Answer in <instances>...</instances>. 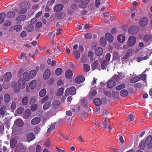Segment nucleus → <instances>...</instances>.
Instances as JSON below:
<instances>
[{
    "mask_svg": "<svg viewBox=\"0 0 152 152\" xmlns=\"http://www.w3.org/2000/svg\"><path fill=\"white\" fill-rule=\"evenodd\" d=\"M18 86L14 88V91L16 93L19 92L20 89L24 88L25 87V81L22 79L18 80Z\"/></svg>",
    "mask_w": 152,
    "mask_h": 152,
    "instance_id": "f257e3e1",
    "label": "nucleus"
},
{
    "mask_svg": "<svg viewBox=\"0 0 152 152\" xmlns=\"http://www.w3.org/2000/svg\"><path fill=\"white\" fill-rule=\"evenodd\" d=\"M76 93V89L74 87H71L67 88L65 90V95L67 96L70 94L71 95H74Z\"/></svg>",
    "mask_w": 152,
    "mask_h": 152,
    "instance_id": "f03ea898",
    "label": "nucleus"
},
{
    "mask_svg": "<svg viewBox=\"0 0 152 152\" xmlns=\"http://www.w3.org/2000/svg\"><path fill=\"white\" fill-rule=\"evenodd\" d=\"M136 42V37L134 36H131L129 38L127 44L129 46L131 47L135 45Z\"/></svg>",
    "mask_w": 152,
    "mask_h": 152,
    "instance_id": "7ed1b4c3",
    "label": "nucleus"
},
{
    "mask_svg": "<svg viewBox=\"0 0 152 152\" xmlns=\"http://www.w3.org/2000/svg\"><path fill=\"white\" fill-rule=\"evenodd\" d=\"M139 29L138 27L133 26L129 28L128 31L130 34H135L139 31Z\"/></svg>",
    "mask_w": 152,
    "mask_h": 152,
    "instance_id": "20e7f679",
    "label": "nucleus"
},
{
    "mask_svg": "<svg viewBox=\"0 0 152 152\" xmlns=\"http://www.w3.org/2000/svg\"><path fill=\"white\" fill-rule=\"evenodd\" d=\"M145 146H148L149 148H151L152 147V136L149 135L144 142Z\"/></svg>",
    "mask_w": 152,
    "mask_h": 152,
    "instance_id": "39448f33",
    "label": "nucleus"
},
{
    "mask_svg": "<svg viewBox=\"0 0 152 152\" xmlns=\"http://www.w3.org/2000/svg\"><path fill=\"white\" fill-rule=\"evenodd\" d=\"M124 77L122 73L121 72H118V75H115L112 77L113 80L118 82H119L121 80L123 79Z\"/></svg>",
    "mask_w": 152,
    "mask_h": 152,
    "instance_id": "423d86ee",
    "label": "nucleus"
},
{
    "mask_svg": "<svg viewBox=\"0 0 152 152\" xmlns=\"http://www.w3.org/2000/svg\"><path fill=\"white\" fill-rule=\"evenodd\" d=\"M41 121V117L40 116H37L31 120V123L32 125H36L39 124Z\"/></svg>",
    "mask_w": 152,
    "mask_h": 152,
    "instance_id": "0eeeda50",
    "label": "nucleus"
},
{
    "mask_svg": "<svg viewBox=\"0 0 152 152\" xmlns=\"http://www.w3.org/2000/svg\"><path fill=\"white\" fill-rule=\"evenodd\" d=\"M6 107L5 106H2L0 108V118L3 119L6 115Z\"/></svg>",
    "mask_w": 152,
    "mask_h": 152,
    "instance_id": "6e6552de",
    "label": "nucleus"
},
{
    "mask_svg": "<svg viewBox=\"0 0 152 152\" xmlns=\"http://www.w3.org/2000/svg\"><path fill=\"white\" fill-rule=\"evenodd\" d=\"M35 138V136L32 132H29L26 135V140L29 142L33 140Z\"/></svg>",
    "mask_w": 152,
    "mask_h": 152,
    "instance_id": "1a4fd4ad",
    "label": "nucleus"
},
{
    "mask_svg": "<svg viewBox=\"0 0 152 152\" xmlns=\"http://www.w3.org/2000/svg\"><path fill=\"white\" fill-rule=\"evenodd\" d=\"M85 80V77L82 76H79L77 77L75 80V82L77 83L80 84L84 81Z\"/></svg>",
    "mask_w": 152,
    "mask_h": 152,
    "instance_id": "9d476101",
    "label": "nucleus"
},
{
    "mask_svg": "<svg viewBox=\"0 0 152 152\" xmlns=\"http://www.w3.org/2000/svg\"><path fill=\"white\" fill-rule=\"evenodd\" d=\"M12 77V75L11 72H7L4 75V78L5 81H9Z\"/></svg>",
    "mask_w": 152,
    "mask_h": 152,
    "instance_id": "9b49d317",
    "label": "nucleus"
},
{
    "mask_svg": "<svg viewBox=\"0 0 152 152\" xmlns=\"http://www.w3.org/2000/svg\"><path fill=\"white\" fill-rule=\"evenodd\" d=\"M148 23V19L145 18H141L139 20V24L142 26H146L147 25Z\"/></svg>",
    "mask_w": 152,
    "mask_h": 152,
    "instance_id": "f8f14e48",
    "label": "nucleus"
},
{
    "mask_svg": "<svg viewBox=\"0 0 152 152\" xmlns=\"http://www.w3.org/2000/svg\"><path fill=\"white\" fill-rule=\"evenodd\" d=\"M31 115V113L30 110L28 109H26L23 114V118L25 119H27L30 117Z\"/></svg>",
    "mask_w": 152,
    "mask_h": 152,
    "instance_id": "ddd939ff",
    "label": "nucleus"
},
{
    "mask_svg": "<svg viewBox=\"0 0 152 152\" xmlns=\"http://www.w3.org/2000/svg\"><path fill=\"white\" fill-rule=\"evenodd\" d=\"M23 125V121L20 119H17L14 123V125L18 127H21Z\"/></svg>",
    "mask_w": 152,
    "mask_h": 152,
    "instance_id": "4468645a",
    "label": "nucleus"
},
{
    "mask_svg": "<svg viewBox=\"0 0 152 152\" xmlns=\"http://www.w3.org/2000/svg\"><path fill=\"white\" fill-rule=\"evenodd\" d=\"M80 103L82 104L83 110H87L88 108V105L87 102H86L84 98H82L80 101Z\"/></svg>",
    "mask_w": 152,
    "mask_h": 152,
    "instance_id": "2eb2a0df",
    "label": "nucleus"
},
{
    "mask_svg": "<svg viewBox=\"0 0 152 152\" xmlns=\"http://www.w3.org/2000/svg\"><path fill=\"white\" fill-rule=\"evenodd\" d=\"M64 8V5L61 4H56L54 8V11L57 12L62 10Z\"/></svg>",
    "mask_w": 152,
    "mask_h": 152,
    "instance_id": "dca6fc26",
    "label": "nucleus"
},
{
    "mask_svg": "<svg viewBox=\"0 0 152 152\" xmlns=\"http://www.w3.org/2000/svg\"><path fill=\"white\" fill-rule=\"evenodd\" d=\"M105 37L109 42H112L113 40V37L112 35L109 33H107L105 34Z\"/></svg>",
    "mask_w": 152,
    "mask_h": 152,
    "instance_id": "f3484780",
    "label": "nucleus"
},
{
    "mask_svg": "<svg viewBox=\"0 0 152 152\" xmlns=\"http://www.w3.org/2000/svg\"><path fill=\"white\" fill-rule=\"evenodd\" d=\"M82 4L80 5L79 7L81 8H85L86 7V5L90 1L89 0H80Z\"/></svg>",
    "mask_w": 152,
    "mask_h": 152,
    "instance_id": "a211bd4d",
    "label": "nucleus"
},
{
    "mask_svg": "<svg viewBox=\"0 0 152 152\" xmlns=\"http://www.w3.org/2000/svg\"><path fill=\"white\" fill-rule=\"evenodd\" d=\"M50 71L48 69H46L44 72L43 75V77L44 79H47L50 76Z\"/></svg>",
    "mask_w": 152,
    "mask_h": 152,
    "instance_id": "6ab92c4d",
    "label": "nucleus"
},
{
    "mask_svg": "<svg viewBox=\"0 0 152 152\" xmlns=\"http://www.w3.org/2000/svg\"><path fill=\"white\" fill-rule=\"evenodd\" d=\"M93 103L96 106H100L102 103V100L99 98H95L93 100Z\"/></svg>",
    "mask_w": 152,
    "mask_h": 152,
    "instance_id": "aec40b11",
    "label": "nucleus"
},
{
    "mask_svg": "<svg viewBox=\"0 0 152 152\" xmlns=\"http://www.w3.org/2000/svg\"><path fill=\"white\" fill-rule=\"evenodd\" d=\"M73 73L70 69L67 70L65 73V76L67 78H71L73 75Z\"/></svg>",
    "mask_w": 152,
    "mask_h": 152,
    "instance_id": "412c9836",
    "label": "nucleus"
},
{
    "mask_svg": "<svg viewBox=\"0 0 152 152\" xmlns=\"http://www.w3.org/2000/svg\"><path fill=\"white\" fill-rule=\"evenodd\" d=\"M60 102L58 101H53L52 102V107L54 109L58 108L60 105Z\"/></svg>",
    "mask_w": 152,
    "mask_h": 152,
    "instance_id": "4be33fe9",
    "label": "nucleus"
},
{
    "mask_svg": "<svg viewBox=\"0 0 152 152\" xmlns=\"http://www.w3.org/2000/svg\"><path fill=\"white\" fill-rule=\"evenodd\" d=\"M55 15L57 18V19H61L64 18L63 13L61 11L55 13Z\"/></svg>",
    "mask_w": 152,
    "mask_h": 152,
    "instance_id": "5701e85b",
    "label": "nucleus"
},
{
    "mask_svg": "<svg viewBox=\"0 0 152 152\" xmlns=\"http://www.w3.org/2000/svg\"><path fill=\"white\" fill-rule=\"evenodd\" d=\"M19 146L21 152H26L27 147L23 145L22 143H20L19 144Z\"/></svg>",
    "mask_w": 152,
    "mask_h": 152,
    "instance_id": "b1692460",
    "label": "nucleus"
},
{
    "mask_svg": "<svg viewBox=\"0 0 152 152\" xmlns=\"http://www.w3.org/2000/svg\"><path fill=\"white\" fill-rule=\"evenodd\" d=\"M103 52V49L101 48H97L95 50V53L98 56H99L101 55Z\"/></svg>",
    "mask_w": 152,
    "mask_h": 152,
    "instance_id": "393cba45",
    "label": "nucleus"
},
{
    "mask_svg": "<svg viewBox=\"0 0 152 152\" xmlns=\"http://www.w3.org/2000/svg\"><path fill=\"white\" fill-rule=\"evenodd\" d=\"M152 39V35L149 34H148L145 35L144 37L143 40L144 42H148Z\"/></svg>",
    "mask_w": 152,
    "mask_h": 152,
    "instance_id": "a878e982",
    "label": "nucleus"
},
{
    "mask_svg": "<svg viewBox=\"0 0 152 152\" xmlns=\"http://www.w3.org/2000/svg\"><path fill=\"white\" fill-rule=\"evenodd\" d=\"M37 86V81L34 80H32L29 84V87L30 88L32 89L35 88Z\"/></svg>",
    "mask_w": 152,
    "mask_h": 152,
    "instance_id": "bb28decb",
    "label": "nucleus"
},
{
    "mask_svg": "<svg viewBox=\"0 0 152 152\" xmlns=\"http://www.w3.org/2000/svg\"><path fill=\"white\" fill-rule=\"evenodd\" d=\"M115 84V82L113 80H109L107 83V86L108 88H112Z\"/></svg>",
    "mask_w": 152,
    "mask_h": 152,
    "instance_id": "cd10ccee",
    "label": "nucleus"
},
{
    "mask_svg": "<svg viewBox=\"0 0 152 152\" xmlns=\"http://www.w3.org/2000/svg\"><path fill=\"white\" fill-rule=\"evenodd\" d=\"M29 74L31 79H32L36 77L37 73L36 70H32L29 72Z\"/></svg>",
    "mask_w": 152,
    "mask_h": 152,
    "instance_id": "c85d7f7f",
    "label": "nucleus"
},
{
    "mask_svg": "<svg viewBox=\"0 0 152 152\" xmlns=\"http://www.w3.org/2000/svg\"><path fill=\"white\" fill-rule=\"evenodd\" d=\"M23 77L24 79L26 81H28L31 79L29 73L27 72L24 73L23 75Z\"/></svg>",
    "mask_w": 152,
    "mask_h": 152,
    "instance_id": "c756f323",
    "label": "nucleus"
},
{
    "mask_svg": "<svg viewBox=\"0 0 152 152\" xmlns=\"http://www.w3.org/2000/svg\"><path fill=\"white\" fill-rule=\"evenodd\" d=\"M125 37L122 35H120L117 37L118 41L121 43L123 42L125 40Z\"/></svg>",
    "mask_w": 152,
    "mask_h": 152,
    "instance_id": "7c9ffc66",
    "label": "nucleus"
},
{
    "mask_svg": "<svg viewBox=\"0 0 152 152\" xmlns=\"http://www.w3.org/2000/svg\"><path fill=\"white\" fill-rule=\"evenodd\" d=\"M28 102V96L23 97L22 100V103L24 105H26Z\"/></svg>",
    "mask_w": 152,
    "mask_h": 152,
    "instance_id": "2f4dec72",
    "label": "nucleus"
},
{
    "mask_svg": "<svg viewBox=\"0 0 152 152\" xmlns=\"http://www.w3.org/2000/svg\"><path fill=\"white\" fill-rule=\"evenodd\" d=\"M51 105V102H47L43 106V108L44 110L48 109Z\"/></svg>",
    "mask_w": 152,
    "mask_h": 152,
    "instance_id": "473e14b6",
    "label": "nucleus"
},
{
    "mask_svg": "<svg viewBox=\"0 0 152 152\" xmlns=\"http://www.w3.org/2000/svg\"><path fill=\"white\" fill-rule=\"evenodd\" d=\"M140 80V78L138 77H135L132 78L130 82L132 83H135Z\"/></svg>",
    "mask_w": 152,
    "mask_h": 152,
    "instance_id": "72a5a7b5",
    "label": "nucleus"
},
{
    "mask_svg": "<svg viewBox=\"0 0 152 152\" xmlns=\"http://www.w3.org/2000/svg\"><path fill=\"white\" fill-rule=\"evenodd\" d=\"M64 89L63 88H59L57 91V95L58 96H62L64 93Z\"/></svg>",
    "mask_w": 152,
    "mask_h": 152,
    "instance_id": "f704fd0d",
    "label": "nucleus"
},
{
    "mask_svg": "<svg viewBox=\"0 0 152 152\" xmlns=\"http://www.w3.org/2000/svg\"><path fill=\"white\" fill-rule=\"evenodd\" d=\"M125 86L126 85L125 83H123L115 87V89L116 90L119 91L124 88Z\"/></svg>",
    "mask_w": 152,
    "mask_h": 152,
    "instance_id": "c9c22d12",
    "label": "nucleus"
},
{
    "mask_svg": "<svg viewBox=\"0 0 152 152\" xmlns=\"http://www.w3.org/2000/svg\"><path fill=\"white\" fill-rule=\"evenodd\" d=\"M6 16V14L5 13H2L0 14V24L3 23L4 20Z\"/></svg>",
    "mask_w": 152,
    "mask_h": 152,
    "instance_id": "e433bc0d",
    "label": "nucleus"
},
{
    "mask_svg": "<svg viewBox=\"0 0 152 152\" xmlns=\"http://www.w3.org/2000/svg\"><path fill=\"white\" fill-rule=\"evenodd\" d=\"M4 100L6 102H8L10 100V95L8 94H5L4 96Z\"/></svg>",
    "mask_w": 152,
    "mask_h": 152,
    "instance_id": "4c0bfd02",
    "label": "nucleus"
},
{
    "mask_svg": "<svg viewBox=\"0 0 152 152\" xmlns=\"http://www.w3.org/2000/svg\"><path fill=\"white\" fill-rule=\"evenodd\" d=\"M121 95L123 97H125L128 94V91L125 89H123L121 91L120 93Z\"/></svg>",
    "mask_w": 152,
    "mask_h": 152,
    "instance_id": "58836bf2",
    "label": "nucleus"
},
{
    "mask_svg": "<svg viewBox=\"0 0 152 152\" xmlns=\"http://www.w3.org/2000/svg\"><path fill=\"white\" fill-rule=\"evenodd\" d=\"M26 16L24 15H21L16 18V20L18 21H22L26 19Z\"/></svg>",
    "mask_w": 152,
    "mask_h": 152,
    "instance_id": "ea45409f",
    "label": "nucleus"
},
{
    "mask_svg": "<svg viewBox=\"0 0 152 152\" xmlns=\"http://www.w3.org/2000/svg\"><path fill=\"white\" fill-rule=\"evenodd\" d=\"M46 93V91L45 89H43L41 90L39 93V96L41 97H43L44 96Z\"/></svg>",
    "mask_w": 152,
    "mask_h": 152,
    "instance_id": "a19ab883",
    "label": "nucleus"
},
{
    "mask_svg": "<svg viewBox=\"0 0 152 152\" xmlns=\"http://www.w3.org/2000/svg\"><path fill=\"white\" fill-rule=\"evenodd\" d=\"M10 146L12 148L15 147L16 144V140L15 139H11L10 141Z\"/></svg>",
    "mask_w": 152,
    "mask_h": 152,
    "instance_id": "79ce46f5",
    "label": "nucleus"
},
{
    "mask_svg": "<svg viewBox=\"0 0 152 152\" xmlns=\"http://www.w3.org/2000/svg\"><path fill=\"white\" fill-rule=\"evenodd\" d=\"M47 62L48 64L51 66H53L56 64V62L55 60L52 61L50 58H49L48 59Z\"/></svg>",
    "mask_w": 152,
    "mask_h": 152,
    "instance_id": "37998d69",
    "label": "nucleus"
},
{
    "mask_svg": "<svg viewBox=\"0 0 152 152\" xmlns=\"http://www.w3.org/2000/svg\"><path fill=\"white\" fill-rule=\"evenodd\" d=\"M15 13L12 12L10 11L7 14V16L9 18H12L15 16Z\"/></svg>",
    "mask_w": 152,
    "mask_h": 152,
    "instance_id": "c03bdc74",
    "label": "nucleus"
},
{
    "mask_svg": "<svg viewBox=\"0 0 152 152\" xmlns=\"http://www.w3.org/2000/svg\"><path fill=\"white\" fill-rule=\"evenodd\" d=\"M131 52V50H128L125 54L123 56V58L126 59L129 58L130 57Z\"/></svg>",
    "mask_w": 152,
    "mask_h": 152,
    "instance_id": "a18cd8bd",
    "label": "nucleus"
},
{
    "mask_svg": "<svg viewBox=\"0 0 152 152\" xmlns=\"http://www.w3.org/2000/svg\"><path fill=\"white\" fill-rule=\"evenodd\" d=\"M83 68L85 72H87L90 70L89 65L88 64H84L83 66Z\"/></svg>",
    "mask_w": 152,
    "mask_h": 152,
    "instance_id": "49530a36",
    "label": "nucleus"
},
{
    "mask_svg": "<svg viewBox=\"0 0 152 152\" xmlns=\"http://www.w3.org/2000/svg\"><path fill=\"white\" fill-rule=\"evenodd\" d=\"M100 44L103 46H104L106 44V41L104 37H102L100 40Z\"/></svg>",
    "mask_w": 152,
    "mask_h": 152,
    "instance_id": "de8ad7c7",
    "label": "nucleus"
},
{
    "mask_svg": "<svg viewBox=\"0 0 152 152\" xmlns=\"http://www.w3.org/2000/svg\"><path fill=\"white\" fill-rule=\"evenodd\" d=\"M73 53L76 59H78L80 56V53L78 50H75L73 52Z\"/></svg>",
    "mask_w": 152,
    "mask_h": 152,
    "instance_id": "09e8293b",
    "label": "nucleus"
},
{
    "mask_svg": "<svg viewBox=\"0 0 152 152\" xmlns=\"http://www.w3.org/2000/svg\"><path fill=\"white\" fill-rule=\"evenodd\" d=\"M107 62H107V61L105 60H103L102 61L101 66L102 69H104L106 66L107 65Z\"/></svg>",
    "mask_w": 152,
    "mask_h": 152,
    "instance_id": "8fccbe9b",
    "label": "nucleus"
},
{
    "mask_svg": "<svg viewBox=\"0 0 152 152\" xmlns=\"http://www.w3.org/2000/svg\"><path fill=\"white\" fill-rule=\"evenodd\" d=\"M62 72V69L61 68H58L56 70L55 74L58 76L60 75Z\"/></svg>",
    "mask_w": 152,
    "mask_h": 152,
    "instance_id": "3c124183",
    "label": "nucleus"
},
{
    "mask_svg": "<svg viewBox=\"0 0 152 152\" xmlns=\"http://www.w3.org/2000/svg\"><path fill=\"white\" fill-rule=\"evenodd\" d=\"M99 62L97 60L95 61L92 65V68L94 69H96L98 65Z\"/></svg>",
    "mask_w": 152,
    "mask_h": 152,
    "instance_id": "603ef678",
    "label": "nucleus"
},
{
    "mask_svg": "<svg viewBox=\"0 0 152 152\" xmlns=\"http://www.w3.org/2000/svg\"><path fill=\"white\" fill-rule=\"evenodd\" d=\"M9 81H6L4 80L3 83V87L4 89H7L10 86Z\"/></svg>",
    "mask_w": 152,
    "mask_h": 152,
    "instance_id": "864d4df0",
    "label": "nucleus"
},
{
    "mask_svg": "<svg viewBox=\"0 0 152 152\" xmlns=\"http://www.w3.org/2000/svg\"><path fill=\"white\" fill-rule=\"evenodd\" d=\"M107 122L106 118H105L104 119V120L103 122L102 128L103 129H106L107 128Z\"/></svg>",
    "mask_w": 152,
    "mask_h": 152,
    "instance_id": "5fc2aeb1",
    "label": "nucleus"
},
{
    "mask_svg": "<svg viewBox=\"0 0 152 152\" xmlns=\"http://www.w3.org/2000/svg\"><path fill=\"white\" fill-rule=\"evenodd\" d=\"M33 29L34 26L32 24H29L27 27L26 30L28 32H31Z\"/></svg>",
    "mask_w": 152,
    "mask_h": 152,
    "instance_id": "6e6d98bb",
    "label": "nucleus"
},
{
    "mask_svg": "<svg viewBox=\"0 0 152 152\" xmlns=\"http://www.w3.org/2000/svg\"><path fill=\"white\" fill-rule=\"evenodd\" d=\"M55 128V125L53 124H51L50 127L48 129L47 133H49L52 130H53Z\"/></svg>",
    "mask_w": 152,
    "mask_h": 152,
    "instance_id": "4d7b16f0",
    "label": "nucleus"
},
{
    "mask_svg": "<svg viewBox=\"0 0 152 152\" xmlns=\"http://www.w3.org/2000/svg\"><path fill=\"white\" fill-rule=\"evenodd\" d=\"M145 146V143H144V141L142 140H141L139 144L140 148L142 150L144 148Z\"/></svg>",
    "mask_w": 152,
    "mask_h": 152,
    "instance_id": "13d9d810",
    "label": "nucleus"
},
{
    "mask_svg": "<svg viewBox=\"0 0 152 152\" xmlns=\"http://www.w3.org/2000/svg\"><path fill=\"white\" fill-rule=\"evenodd\" d=\"M40 128L38 126H37L35 127L34 129V131L36 134H38L40 132Z\"/></svg>",
    "mask_w": 152,
    "mask_h": 152,
    "instance_id": "bf43d9fd",
    "label": "nucleus"
},
{
    "mask_svg": "<svg viewBox=\"0 0 152 152\" xmlns=\"http://www.w3.org/2000/svg\"><path fill=\"white\" fill-rule=\"evenodd\" d=\"M38 106L37 104H34L32 105L30 107L31 110L33 111L36 110Z\"/></svg>",
    "mask_w": 152,
    "mask_h": 152,
    "instance_id": "052dcab7",
    "label": "nucleus"
},
{
    "mask_svg": "<svg viewBox=\"0 0 152 152\" xmlns=\"http://www.w3.org/2000/svg\"><path fill=\"white\" fill-rule=\"evenodd\" d=\"M14 28L17 31H19L22 29V26L20 25H17L15 26Z\"/></svg>",
    "mask_w": 152,
    "mask_h": 152,
    "instance_id": "680f3d73",
    "label": "nucleus"
},
{
    "mask_svg": "<svg viewBox=\"0 0 152 152\" xmlns=\"http://www.w3.org/2000/svg\"><path fill=\"white\" fill-rule=\"evenodd\" d=\"M142 86L141 83H137L134 84V87L136 88H140L142 87Z\"/></svg>",
    "mask_w": 152,
    "mask_h": 152,
    "instance_id": "e2e57ef3",
    "label": "nucleus"
},
{
    "mask_svg": "<svg viewBox=\"0 0 152 152\" xmlns=\"http://www.w3.org/2000/svg\"><path fill=\"white\" fill-rule=\"evenodd\" d=\"M50 142H51L50 140L49 139H48L47 140H46L45 142L44 145L46 147H48L50 146Z\"/></svg>",
    "mask_w": 152,
    "mask_h": 152,
    "instance_id": "0e129e2a",
    "label": "nucleus"
},
{
    "mask_svg": "<svg viewBox=\"0 0 152 152\" xmlns=\"http://www.w3.org/2000/svg\"><path fill=\"white\" fill-rule=\"evenodd\" d=\"M112 97H113L114 98L116 99L118 97V93L117 91L113 92L112 94Z\"/></svg>",
    "mask_w": 152,
    "mask_h": 152,
    "instance_id": "69168bd1",
    "label": "nucleus"
},
{
    "mask_svg": "<svg viewBox=\"0 0 152 152\" xmlns=\"http://www.w3.org/2000/svg\"><path fill=\"white\" fill-rule=\"evenodd\" d=\"M27 11V9L26 8H23L20 10L19 12V14H23L25 13Z\"/></svg>",
    "mask_w": 152,
    "mask_h": 152,
    "instance_id": "338daca9",
    "label": "nucleus"
},
{
    "mask_svg": "<svg viewBox=\"0 0 152 152\" xmlns=\"http://www.w3.org/2000/svg\"><path fill=\"white\" fill-rule=\"evenodd\" d=\"M148 57L147 56H146L144 57H141L138 58L137 60V61L138 62H140L141 61L146 60L148 58Z\"/></svg>",
    "mask_w": 152,
    "mask_h": 152,
    "instance_id": "774afa93",
    "label": "nucleus"
}]
</instances>
